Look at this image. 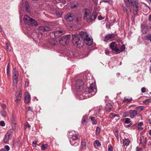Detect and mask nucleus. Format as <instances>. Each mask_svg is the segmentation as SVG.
<instances>
[{"instance_id": "nucleus-3", "label": "nucleus", "mask_w": 151, "mask_h": 151, "mask_svg": "<svg viewBox=\"0 0 151 151\" xmlns=\"http://www.w3.org/2000/svg\"><path fill=\"white\" fill-rule=\"evenodd\" d=\"M96 91L97 90L95 87V84H91L89 88H87L86 90V93H87V95L85 96L86 97L81 98V99H83L86 98L87 96L90 97L91 95H94L96 93Z\"/></svg>"}, {"instance_id": "nucleus-20", "label": "nucleus", "mask_w": 151, "mask_h": 151, "mask_svg": "<svg viewBox=\"0 0 151 151\" xmlns=\"http://www.w3.org/2000/svg\"><path fill=\"white\" fill-rule=\"evenodd\" d=\"M12 73L13 78H17V77L18 76V71L15 69H14Z\"/></svg>"}, {"instance_id": "nucleus-46", "label": "nucleus", "mask_w": 151, "mask_h": 151, "mask_svg": "<svg viewBox=\"0 0 151 151\" xmlns=\"http://www.w3.org/2000/svg\"><path fill=\"white\" fill-rule=\"evenodd\" d=\"M136 151H142V148L139 147H137L136 149Z\"/></svg>"}, {"instance_id": "nucleus-53", "label": "nucleus", "mask_w": 151, "mask_h": 151, "mask_svg": "<svg viewBox=\"0 0 151 151\" xmlns=\"http://www.w3.org/2000/svg\"><path fill=\"white\" fill-rule=\"evenodd\" d=\"M37 142V141H35V142L34 141L32 143V146L33 147H35L36 146V142Z\"/></svg>"}, {"instance_id": "nucleus-52", "label": "nucleus", "mask_w": 151, "mask_h": 151, "mask_svg": "<svg viewBox=\"0 0 151 151\" xmlns=\"http://www.w3.org/2000/svg\"><path fill=\"white\" fill-rule=\"evenodd\" d=\"M29 86V82H28L27 81H25V87H28Z\"/></svg>"}, {"instance_id": "nucleus-60", "label": "nucleus", "mask_w": 151, "mask_h": 151, "mask_svg": "<svg viewBox=\"0 0 151 151\" xmlns=\"http://www.w3.org/2000/svg\"><path fill=\"white\" fill-rule=\"evenodd\" d=\"M137 128L138 129H140V130L142 129L141 126H139L137 125Z\"/></svg>"}, {"instance_id": "nucleus-63", "label": "nucleus", "mask_w": 151, "mask_h": 151, "mask_svg": "<svg viewBox=\"0 0 151 151\" xmlns=\"http://www.w3.org/2000/svg\"><path fill=\"white\" fill-rule=\"evenodd\" d=\"M148 20L150 21H151V15H150L149 16Z\"/></svg>"}, {"instance_id": "nucleus-7", "label": "nucleus", "mask_w": 151, "mask_h": 151, "mask_svg": "<svg viewBox=\"0 0 151 151\" xmlns=\"http://www.w3.org/2000/svg\"><path fill=\"white\" fill-rule=\"evenodd\" d=\"M83 83L81 79L77 81L75 85V88L78 91H81L83 89Z\"/></svg>"}, {"instance_id": "nucleus-43", "label": "nucleus", "mask_w": 151, "mask_h": 151, "mask_svg": "<svg viewBox=\"0 0 151 151\" xmlns=\"http://www.w3.org/2000/svg\"><path fill=\"white\" fill-rule=\"evenodd\" d=\"M47 147V145H43L41 147L42 149V150H45Z\"/></svg>"}, {"instance_id": "nucleus-1", "label": "nucleus", "mask_w": 151, "mask_h": 151, "mask_svg": "<svg viewBox=\"0 0 151 151\" xmlns=\"http://www.w3.org/2000/svg\"><path fill=\"white\" fill-rule=\"evenodd\" d=\"M124 2L126 6L128 7L130 5H132L134 13L135 14H137L139 9V5L138 0H124Z\"/></svg>"}, {"instance_id": "nucleus-45", "label": "nucleus", "mask_w": 151, "mask_h": 151, "mask_svg": "<svg viewBox=\"0 0 151 151\" xmlns=\"http://www.w3.org/2000/svg\"><path fill=\"white\" fill-rule=\"evenodd\" d=\"M0 125L1 126H4L5 125V122L4 121H2L0 122Z\"/></svg>"}, {"instance_id": "nucleus-29", "label": "nucleus", "mask_w": 151, "mask_h": 151, "mask_svg": "<svg viewBox=\"0 0 151 151\" xmlns=\"http://www.w3.org/2000/svg\"><path fill=\"white\" fill-rule=\"evenodd\" d=\"M17 82V78H13V85L14 86L16 85Z\"/></svg>"}, {"instance_id": "nucleus-14", "label": "nucleus", "mask_w": 151, "mask_h": 151, "mask_svg": "<svg viewBox=\"0 0 151 151\" xmlns=\"http://www.w3.org/2000/svg\"><path fill=\"white\" fill-rule=\"evenodd\" d=\"M22 94L21 90V89H20V90L18 93V94H17V93L16 94L15 100L16 102L17 103H19L21 100Z\"/></svg>"}, {"instance_id": "nucleus-24", "label": "nucleus", "mask_w": 151, "mask_h": 151, "mask_svg": "<svg viewBox=\"0 0 151 151\" xmlns=\"http://www.w3.org/2000/svg\"><path fill=\"white\" fill-rule=\"evenodd\" d=\"M87 117L86 116H84L82 119V123L83 124L86 125L87 123Z\"/></svg>"}, {"instance_id": "nucleus-5", "label": "nucleus", "mask_w": 151, "mask_h": 151, "mask_svg": "<svg viewBox=\"0 0 151 151\" xmlns=\"http://www.w3.org/2000/svg\"><path fill=\"white\" fill-rule=\"evenodd\" d=\"M23 21L24 23L27 25H31L33 26L38 25L37 22L35 19L29 17L27 14L24 15Z\"/></svg>"}, {"instance_id": "nucleus-2", "label": "nucleus", "mask_w": 151, "mask_h": 151, "mask_svg": "<svg viewBox=\"0 0 151 151\" xmlns=\"http://www.w3.org/2000/svg\"><path fill=\"white\" fill-rule=\"evenodd\" d=\"M96 17L97 15L91 14L89 9H86L85 10L83 17L84 20L89 22L96 19Z\"/></svg>"}, {"instance_id": "nucleus-54", "label": "nucleus", "mask_w": 151, "mask_h": 151, "mask_svg": "<svg viewBox=\"0 0 151 151\" xmlns=\"http://www.w3.org/2000/svg\"><path fill=\"white\" fill-rule=\"evenodd\" d=\"M108 151H113V147L112 146H110L108 149Z\"/></svg>"}, {"instance_id": "nucleus-30", "label": "nucleus", "mask_w": 151, "mask_h": 151, "mask_svg": "<svg viewBox=\"0 0 151 151\" xmlns=\"http://www.w3.org/2000/svg\"><path fill=\"white\" fill-rule=\"evenodd\" d=\"M30 124L28 123V122H26L25 125H24V129H26L27 128L29 129L30 127Z\"/></svg>"}, {"instance_id": "nucleus-36", "label": "nucleus", "mask_w": 151, "mask_h": 151, "mask_svg": "<svg viewBox=\"0 0 151 151\" xmlns=\"http://www.w3.org/2000/svg\"><path fill=\"white\" fill-rule=\"evenodd\" d=\"M56 14L57 17L59 18L61 17L62 13L59 12H57L56 13Z\"/></svg>"}, {"instance_id": "nucleus-4", "label": "nucleus", "mask_w": 151, "mask_h": 151, "mask_svg": "<svg viewBox=\"0 0 151 151\" xmlns=\"http://www.w3.org/2000/svg\"><path fill=\"white\" fill-rule=\"evenodd\" d=\"M72 40L74 45L78 47H80L83 45V41L80 40V38L77 34L72 35Z\"/></svg>"}, {"instance_id": "nucleus-38", "label": "nucleus", "mask_w": 151, "mask_h": 151, "mask_svg": "<svg viewBox=\"0 0 151 151\" xmlns=\"http://www.w3.org/2000/svg\"><path fill=\"white\" fill-rule=\"evenodd\" d=\"M100 128L98 127H96V134H99L100 132Z\"/></svg>"}, {"instance_id": "nucleus-21", "label": "nucleus", "mask_w": 151, "mask_h": 151, "mask_svg": "<svg viewBox=\"0 0 151 151\" xmlns=\"http://www.w3.org/2000/svg\"><path fill=\"white\" fill-rule=\"evenodd\" d=\"M123 141L124 146H128L130 143V141L128 139L125 138L123 139Z\"/></svg>"}, {"instance_id": "nucleus-31", "label": "nucleus", "mask_w": 151, "mask_h": 151, "mask_svg": "<svg viewBox=\"0 0 151 151\" xmlns=\"http://www.w3.org/2000/svg\"><path fill=\"white\" fill-rule=\"evenodd\" d=\"M9 138L8 137L5 135L3 139L4 142L5 143H7L9 141Z\"/></svg>"}, {"instance_id": "nucleus-37", "label": "nucleus", "mask_w": 151, "mask_h": 151, "mask_svg": "<svg viewBox=\"0 0 151 151\" xmlns=\"http://www.w3.org/2000/svg\"><path fill=\"white\" fill-rule=\"evenodd\" d=\"M145 39L147 40H149L151 42V34H150L146 36Z\"/></svg>"}, {"instance_id": "nucleus-49", "label": "nucleus", "mask_w": 151, "mask_h": 151, "mask_svg": "<svg viewBox=\"0 0 151 151\" xmlns=\"http://www.w3.org/2000/svg\"><path fill=\"white\" fill-rule=\"evenodd\" d=\"M129 115V114L128 113L126 112H124L123 113V116L124 117H126L128 116Z\"/></svg>"}, {"instance_id": "nucleus-16", "label": "nucleus", "mask_w": 151, "mask_h": 151, "mask_svg": "<svg viewBox=\"0 0 151 151\" xmlns=\"http://www.w3.org/2000/svg\"><path fill=\"white\" fill-rule=\"evenodd\" d=\"M25 102L26 103L29 102L30 99V95L28 93H25L24 96Z\"/></svg>"}, {"instance_id": "nucleus-35", "label": "nucleus", "mask_w": 151, "mask_h": 151, "mask_svg": "<svg viewBox=\"0 0 151 151\" xmlns=\"http://www.w3.org/2000/svg\"><path fill=\"white\" fill-rule=\"evenodd\" d=\"M147 31V27H145L143 29H142V32L143 34H145Z\"/></svg>"}, {"instance_id": "nucleus-25", "label": "nucleus", "mask_w": 151, "mask_h": 151, "mask_svg": "<svg viewBox=\"0 0 151 151\" xmlns=\"http://www.w3.org/2000/svg\"><path fill=\"white\" fill-rule=\"evenodd\" d=\"M24 7L26 10V11L27 12H29V6L28 3L26 2L24 4Z\"/></svg>"}, {"instance_id": "nucleus-40", "label": "nucleus", "mask_w": 151, "mask_h": 151, "mask_svg": "<svg viewBox=\"0 0 151 151\" xmlns=\"http://www.w3.org/2000/svg\"><path fill=\"white\" fill-rule=\"evenodd\" d=\"M114 135H115V136L116 137V138L118 139L119 138L118 131L117 130L116 131L114 132Z\"/></svg>"}, {"instance_id": "nucleus-9", "label": "nucleus", "mask_w": 151, "mask_h": 151, "mask_svg": "<svg viewBox=\"0 0 151 151\" xmlns=\"http://www.w3.org/2000/svg\"><path fill=\"white\" fill-rule=\"evenodd\" d=\"M65 33V31L63 30L56 31L54 32L55 37L56 38H58Z\"/></svg>"}, {"instance_id": "nucleus-58", "label": "nucleus", "mask_w": 151, "mask_h": 151, "mask_svg": "<svg viewBox=\"0 0 151 151\" xmlns=\"http://www.w3.org/2000/svg\"><path fill=\"white\" fill-rule=\"evenodd\" d=\"M78 6L77 4H72L71 5V8H74Z\"/></svg>"}, {"instance_id": "nucleus-17", "label": "nucleus", "mask_w": 151, "mask_h": 151, "mask_svg": "<svg viewBox=\"0 0 151 151\" xmlns=\"http://www.w3.org/2000/svg\"><path fill=\"white\" fill-rule=\"evenodd\" d=\"M83 42H84L85 43L86 45L88 46L91 45L93 43L92 40L89 37L84 40Z\"/></svg>"}, {"instance_id": "nucleus-61", "label": "nucleus", "mask_w": 151, "mask_h": 151, "mask_svg": "<svg viewBox=\"0 0 151 151\" xmlns=\"http://www.w3.org/2000/svg\"><path fill=\"white\" fill-rule=\"evenodd\" d=\"M81 145H82L84 146L86 145V143L84 142H81Z\"/></svg>"}, {"instance_id": "nucleus-50", "label": "nucleus", "mask_w": 151, "mask_h": 151, "mask_svg": "<svg viewBox=\"0 0 151 151\" xmlns=\"http://www.w3.org/2000/svg\"><path fill=\"white\" fill-rule=\"evenodd\" d=\"M141 91L142 93H145L146 92V88L144 87L142 88Z\"/></svg>"}, {"instance_id": "nucleus-13", "label": "nucleus", "mask_w": 151, "mask_h": 151, "mask_svg": "<svg viewBox=\"0 0 151 151\" xmlns=\"http://www.w3.org/2000/svg\"><path fill=\"white\" fill-rule=\"evenodd\" d=\"M129 114L130 117L132 119L134 118V117L138 114L137 111L136 110H130L129 111Z\"/></svg>"}, {"instance_id": "nucleus-22", "label": "nucleus", "mask_w": 151, "mask_h": 151, "mask_svg": "<svg viewBox=\"0 0 151 151\" xmlns=\"http://www.w3.org/2000/svg\"><path fill=\"white\" fill-rule=\"evenodd\" d=\"M112 108L113 106L110 103L106 104L105 106V109L107 111H109Z\"/></svg>"}, {"instance_id": "nucleus-28", "label": "nucleus", "mask_w": 151, "mask_h": 151, "mask_svg": "<svg viewBox=\"0 0 151 151\" xmlns=\"http://www.w3.org/2000/svg\"><path fill=\"white\" fill-rule=\"evenodd\" d=\"M91 120L92 122V123L93 124H97L96 121L94 119V117H90Z\"/></svg>"}, {"instance_id": "nucleus-12", "label": "nucleus", "mask_w": 151, "mask_h": 151, "mask_svg": "<svg viewBox=\"0 0 151 151\" xmlns=\"http://www.w3.org/2000/svg\"><path fill=\"white\" fill-rule=\"evenodd\" d=\"M79 34L83 40V41L89 37L88 33L84 31L80 32Z\"/></svg>"}, {"instance_id": "nucleus-57", "label": "nucleus", "mask_w": 151, "mask_h": 151, "mask_svg": "<svg viewBox=\"0 0 151 151\" xmlns=\"http://www.w3.org/2000/svg\"><path fill=\"white\" fill-rule=\"evenodd\" d=\"M5 44L6 45V49L8 50H9V45L6 42H5Z\"/></svg>"}, {"instance_id": "nucleus-32", "label": "nucleus", "mask_w": 151, "mask_h": 151, "mask_svg": "<svg viewBox=\"0 0 151 151\" xmlns=\"http://www.w3.org/2000/svg\"><path fill=\"white\" fill-rule=\"evenodd\" d=\"M136 109L139 110V111H140L144 109V107L142 106H139L137 107Z\"/></svg>"}, {"instance_id": "nucleus-59", "label": "nucleus", "mask_w": 151, "mask_h": 151, "mask_svg": "<svg viewBox=\"0 0 151 151\" xmlns=\"http://www.w3.org/2000/svg\"><path fill=\"white\" fill-rule=\"evenodd\" d=\"M142 122H140L138 123V125L139 126H142Z\"/></svg>"}, {"instance_id": "nucleus-15", "label": "nucleus", "mask_w": 151, "mask_h": 151, "mask_svg": "<svg viewBox=\"0 0 151 151\" xmlns=\"http://www.w3.org/2000/svg\"><path fill=\"white\" fill-rule=\"evenodd\" d=\"M65 18L67 21L68 22H71L73 20V16L70 13L68 14L65 17Z\"/></svg>"}, {"instance_id": "nucleus-55", "label": "nucleus", "mask_w": 151, "mask_h": 151, "mask_svg": "<svg viewBox=\"0 0 151 151\" xmlns=\"http://www.w3.org/2000/svg\"><path fill=\"white\" fill-rule=\"evenodd\" d=\"M98 19L99 20H102L104 18L101 16H99L98 17Z\"/></svg>"}, {"instance_id": "nucleus-64", "label": "nucleus", "mask_w": 151, "mask_h": 151, "mask_svg": "<svg viewBox=\"0 0 151 151\" xmlns=\"http://www.w3.org/2000/svg\"><path fill=\"white\" fill-rule=\"evenodd\" d=\"M114 117H117L118 118L119 117V116L118 114H115V115L114 116Z\"/></svg>"}, {"instance_id": "nucleus-51", "label": "nucleus", "mask_w": 151, "mask_h": 151, "mask_svg": "<svg viewBox=\"0 0 151 151\" xmlns=\"http://www.w3.org/2000/svg\"><path fill=\"white\" fill-rule=\"evenodd\" d=\"M115 115V114H114V113H112L110 115H109V117L110 118H112L113 117H114Z\"/></svg>"}, {"instance_id": "nucleus-47", "label": "nucleus", "mask_w": 151, "mask_h": 151, "mask_svg": "<svg viewBox=\"0 0 151 151\" xmlns=\"http://www.w3.org/2000/svg\"><path fill=\"white\" fill-rule=\"evenodd\" d=\"M4 148L7 150V151H8L10 150V147L9 146L7 145H6L4 146Z\"/></svg>"}, {"instance_id": "nucleus-39", "label": "nucleus", "mask_w": 151, "mask_h": 151, "mask_svg": "<svg viewBox=\"0 0 151 151\" xmlns=\"http://www.w3.org/2000/svg\"><path fill=\"white\" fill-rule=\"evenodd\" d=\"M130 122V119L128 118L125 119V122L127 124H129Z\"/></svg>"}, {"instance_id": "nucleus-27", "label": "nucleus", "mask_w": 151, "mask_h": 151, "mask_svg": "<svg viewBox=\"0 0 151 151\" xmlns=\"http://www.w3.org/2000/svg\"><path fill=\"white\" fill-rule=\"evenodd\" d=\"M132 98H131L129 99L124 98L123 100V102L124 103H128L132 101Z\"/></svg>"}, {"instance_id": "nucleus-6", "label": "nucleus", "mask_w": 151, "mask_h": 151, "mask_svg": "<svg viewBox=\"0 0 151 151\" xmlns=\"http://www.w3.org/2000/svg\"><path fill=\"white\" fill-rule=\"evenodd\" d=\"M70 38V35H66L63 36L59 40V41L60 44L63 45H65L68 43Z\"/></svg>"}, {"instance_id": "nucleus-62", "label": "nucleus", "mask_w": 151, "mask_h": 151, "mask_svg": "<svg viewBox=\"0 0 151 151\" xmlns=\"http://www.w3.org/2000/svg\"><path fill=\"white\" fill-rule=\"evenodd\" d=\"M11 119V121L12 122H14V118L13 117H12Z\"/></svg>"}, {"instance_id": "nucleus-33", "label": "nucleus", "mask_w": 151, "mask_h": 151, "mask_svg": "<svg viewBox=\"0 0 151 151\" xmlns=\"http://www.w3.org/2000/svg\"><path fill=\"white\" fill-rule=\"evenodd\" d=\"M1 114L2 116L5 117L6 114V112L4 110H2L1 111Z\"/></svg>"}, {"instance_id": "nucleus-11", "label": "nucleus", "mask_w": 151, "mask_h": 151, "mask_svg": "<svg viewBox=\"0 0 151 151\" xmlns=\"http://www.w3.org/2000/svg\"><path fill=\"white\" fill-rule=\"evenodd\" d=\"M140 144L142 145V146L143 147L146 146L147 142V140L146 137L144 136H142L140 139Z\"/></svg>"}, {"instance_id": "nucleus-41", "label": "nucleus", "mask_w": 151, "mask_h": 151, "mask_svg": "<svg viewBox=\"0 0 151 151\" xmlns=\"http://www.w3.org/2000/svg\"><path fill=\"white\" fill-rule=\"evenodd\" d=\"M125 48V45H123L120 48V51L119 52H123Z\"/></svg>"}, {"instance_id": "nucleus-56", "label": "nucleus", "mask_w": 151, "mask_h": 151, "mask_svg": "<svg viewBox=\"0 0 151 151\" xmlns=\"http://www.w3.org/2000/svg\"><path fill=\"white\" fill-rule=\"evenodd\" d=\"M1 106L2 108L3 109H5L6 107V105L4 104H1Z\"/></svg>"}, {"instance_id": "nucleus-44", "label": "nucleus", "mask_w": 151, "mask_h": 151, "mask_svg": "<svg viewBox=\"0 0 151 151\" xmlns=\"http://www.w3.org/2000/svg\"><path fill=\"white\" fill-rule=\"evenodd\" d=\"M26 109L27 111V112L29 111H32V108L30 107H27L26 108Z\"/></svg>"}, {"instance_id": "nucleus-8", "label": "nucleus", "mask_w": 151, "mask_h": 151, "mask_svg": "<svg viewBox=\"0 0 151 151\" xmlns=\"http://www.w3.org/2000/svg\"><path fill=\"white\" fill-rule=\"evenodd\" d=\"M39 30L42 32H47L51 30V28L48 26H40L38 28Z\"/></svg>"}, {"instance_id": "nucleus-26", "label": "nucleus", "mask_w": 151, "mask_h": 151, "mask_svg": "<svg viewBox=\"0 0 151 151\" xmlns=\"http://www.w3.org/2000/svg\"><path fill=\"white\" fill-rule=\"evenodd\" d=\"M79 138V136L77 134L73 135H72V138L73 140H78Z\"/></svg>"}, {"instance_id": "nucleus-48", "label": "nucleus", "mask_w": 151, "mask_h": 151, "mask_svg": "<svg viewBox=\"0 0 151 151\" xmlns=\"http://www.w3.org/2000/svg\"><path fill=\"white\" fill-rule=\"evenodd\" d=\"M9 64H8V65L7 68V76L9 77Z\"/></svg>"}, {"instance_id": "nucleus-23", "label": "nucleus", "mask_w": 151, "mask_h": 151, "mask_svg": "<svg viewBox=\"0 0 151 151\" xmlns=\"http://www.w3.org/2000/svg\"><path fill=\"white\" fill-rule=\"evenodd\" d=\"M13 132V130L10 129L7 132V133L6 134V136L7 137H8L10 138L12 136V133Z\"/></svg>"}, {"instance_id": "nucleus-19", "label": "nucleus", "mask_w": 151, "mask_h": 151, "mask_svg": "<svg viewBox=\"0 0 151 151\" xmlns=\"http://www.w3.org/2000/svg\"><path fill=\"white\" fill-rule=\"evenodd\" d=\"M48 43L51 46H54L57 44V41L54 39H51L49 40Z\"/></svg>"}, {"instance_id": "nucleus-10", "label": "nucleus", "mask_w": 151, "mask_h": 151, "mask_svg": "<svg viewBox=\"0 0 151 151\" xmlns=\"http://www.w3.org/2000/svg\"><path fill=\"white\" fill-rule=\"evenodd\" d=\"M116 43L114 42H112L110 45V47L113 50L115 51L116 52H118L119 50L116 47L115 45Z\"/></svg>"}, {"instance_id": "nucleus-18", "label": "nucleus", "mask_w": 151, "mask_h": 151, "mask_svg": "<svg viewBox=\"0 0 151 151\" xmlns=\"http://www.w3.org/2000/svg\"><path fill=\"white\" fill-rule=\"evenodd\" d=\"M115 35L113 34H109L106 35L105 37L104 41L105 42L109 40L114 37Z\"/></svg>"}, {"instance_id": "nucleus-42", "label": "nucleus", "mask_w": 151, "mask_h": 151, "mask_svg": "<svg viewBox=\"0 0 151 151\" xmlns=\"http://www.w3.org/2000/svg\"><path fill=\"white\" fill-rule=\"evenodd\" d=\"M95 142L98 146H101V144L99 140H96L95 141Z\"/></svg>"}, {"instance_id": "nucleus-34", "label": "nucleus", "mask_w": 151, "mask_h": 151, "mask_svg": "<svg viewBox=\"0 0 151 151\" xmlns=\"http://www.w3.org/2000/svg\"><path fill=\"white\" fill-rule=\"evenodd\" d=\"M151 101V100L150 99H146L145 101H144L143 102L144 104H148L149 103H150Z\"/></svg>"}]
</instances>
